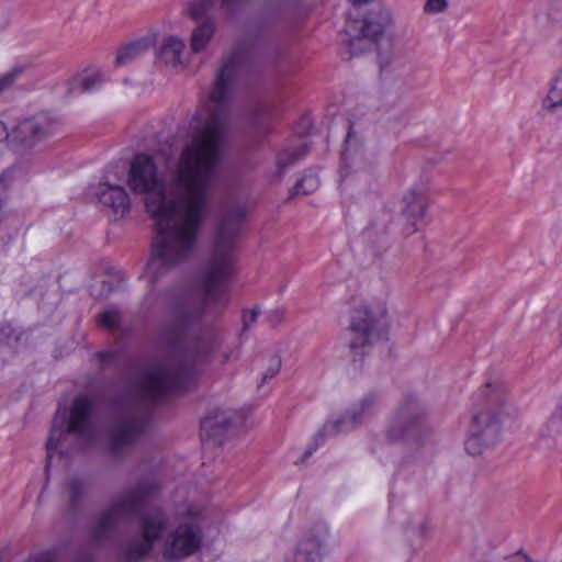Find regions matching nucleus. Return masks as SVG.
I'll list each match as a JSON object with an SVG mask.
<instances>
[{
  "label": "nucleus",
  "mask_w": 562,
  "mask_h": 562,
  "mask_svg": "<svg viewBox=\"0 0 562 562\" xmlns=\"http://www.w3.org/2000/svg\"><path fill=\"white\" fill-rule=\"evenodd\" d=\"M280 368H281V358L279 356L271 357L270 364L267 368V370L263 372L262 378H261V383L258 385V387L260 389L263 383H266L269 380H271L272 378H274L278 374V372L280 371Z\"/></svg>",
  "instance_id": "30"
},
{
  "label": "nucleus",
  "mask_w": 562,
  "mask_h": 562,
  "mask_svg": "<svg viewBox=\"0 0 562 562\" xmlns=\"http://www.w3.org/2000/svg\"><path fill=\"white\" fill-rule=\"evenodd\" d=\"M167 524L168 517L160 510L153 517L144 518L142 522V540L154 546V542L160 538Z\"/></svg>",
  "instance_id": "16"
},
{
  "label": "nucleus",
  "mask_w": 562,
  "mask_h": 562,
  "mask_svg": "<svg viewBox=\"0 0 562 562\" xmlns=\"http://www.w3.org/2000/svg\"><path fill=\"white\" fill-rule=\"evenodd\" d=\"M94 402L86 395H78L74 398L69 409L64 413H57L47 439V463L45 467L48 473L50 460L55 453L61 457L68 456V451L64 448L69 436L90 443L95 436L94 426Z\"/></svg>",
  "instance_id": "4"
},
{
  "label": "nucleus",
  "mask_w": 562,
  "mask_h": 562,
  "mask_svg": "<svg viewBox=\"0 0 562 562\" xmlns=\"http://www.w3.org/2000/svg\"><path fill=\"white\" fill-rule=\"evenodd\" d=\"M74 562H94V558L90 552H81L76 557Z\"/></svg>",
  "instance_id": "36"
},
{
  "label": "nucleus",
  "mask_w": 562,
  "mask_h": 562,
  "mask_svg": "<svg viewBox=\"0 0 562 562\" xmlns=\"http://www.w3.org/2000/svg\"><path fill=\"white\" fill-rule=\"evenodd\" d=\"M355 5L371 2L372 0H351Z\"/></svg>",
  "instance_id": "37"
},
{
  "label": "nucleus",
  "mask_w": 562,
  "mask_h": 562,
  "mask_svg": "<svg viewBox=\"0 0 562 562\" xmlns=\"http://www.w3.org/2000/svg\"><path fill=\"white\" fill-rule=\"evenodd\" d=\"M150 41L147 38H138L131 42L119 49L115 58L116 66H123L142 55L148 49Z\"/></svg>",
  "instance_id": "19"
},
{
  "label": "nucleus",
  "mask_w": 562,
  "mask_h": 562,
  "mask_svg": "<svg viewBox=\"0 0 562 562\" xmlns=\"http://www.w3.org/2000/svg\"><path fill=\"white\" fill-rule=\"evenodd\" d=\"M301 124H304L306 126V128H308L310 127V120H308V117H306V116L302 117Z\"/></svg>",
  "instance_id": "38"
},
{
  "label": "nucleus",
  "mask_w": 562,
  "mask_h": 562,
  "mask_svg": "<svg viewBox=\"0 0 562 562\" xmlns=\"http://www.w3.org/2000/svg\"><path fill=\"white\" fill-rule=\"evenodd\" d=\"M183 49L184 43L180 38L176 36H169L161 44L157 53V58L159 61L166 65L176 66L181 63L180 57Z\"/></svg>",
  "instance_id": "17"
},
{
  "label": "nucleus",
  "mask_w": 562,
  "mask_h": 562,
  "mask_svg": "<svg viewBox=\"0 0 562 562\" xmlns=\"http://www.w3.org/2000/svg\"><path fill=\"white\" fill-rule=\"evenodd\" d=\"M391 23V14L387 10H380L376 18L366 16L359 33L350 38L351 46L356 40H369L378 45V60L381 70H384L392 63L391 50H383L380 40L383 37L385 27Z\"/></svg>",
  "instance_id": "12"
},
{
  "label": "nucleus",
  "mask_w": 562,
  "mask_h": 562,
  "mask_svg": "<svg viewBox=\"0 0 562 562\" xmlns=\"http://www.w3.org/2000/svg\"><path fill=\"white\" fill-rule=\"evenodd\" d=\"M328 527L316 524L297 542L294 551V562H321L326 549Z\"/></svg>",
  "instance_id": "13"
},
{
  "label": "nucleus",
  "mask_w": 562,
  "mask_h": 562,
  "mask_svg": "<svg viewBox=\"0 0 562 562\" xmlns=\"http://www.w3.org/2000/svg\"><path fill=\"white\" fill-rule=\"evenodd\" d=\"M447 7V0H427L425 4V11L429 13H439L446 10Z\"/></svg>",
  "instance_id": "32"
},
{
  "label": "nucleus",
  "mask_w": 562,
  "mask_h": 562,
  "mask_svg": "<svg viewBox=\"0 0 562 562\" xmlns=\"http://www.w3.org/2000/svg\"><path fill=\"white\" fill-rule=\"evenodd\" d=\"M542 106L549 111H554L562 106V70L554 78L550 90L542 102Z\"/></svg>",
  "instance_id": "23"
},
{
  "label": "nucleus",
  "mask_w": 562,
  "mask_h": 562,
  "mask_svg": "<svg viewBox=\"0 0 562 562\" xmlns=\"http://www.w3.org/2000/svg\"><path fill=\"white\" fill-rule=\"evenodd\" d=\"M22 74V68H14L0 76V94L9 90Z\"/></svg>",
  "instance_id": "29"
},
{
  "label": "nucleus",
  "mask_w": 562,
  "mask_h": 562,
  "mask_svg": "<svg viewBox=\"0 0 562 562\" xmlns=\"http://www.w3.org/2000/svg\"><path fill=\"white\" fill-rule=\"evenodd\" d=\"M425 416L418 398L412 394L406 395L386 429V438L392 442L418 439L424 430Z\"/></svg>",
  "instance_id": "9"
},
{
  "label": "nucleus",
  "mask_w": 562,
  "mask_h": 562,
  "mask_svg": "<svg viewBox=\"0 0 562 562\" xmlns=\"http://www.w3.org/2000/svg\"><path fill=\"white\" fill-rule=\"evenodd\" d=\"M120 357H121V351L117 349L99 351L97 353V358L99 359L102 369H105V368L117 369L120 367Z\"/></svg>",
  "instance_id": "27"
},
{
  "label": "nucleus",
  "mask_w": 562,
  "mask_h": 562,
  "mask_svg": "<svg viewBox=\"0 0 562 562\" xmlns=\"http://www.w3.org/2000/svg\"><path fill=\"white\" fill-rule=\"evenodd\" d=\"M357 143H358V139L352 130V124H349L348 132H347L346 139H345L346 147L341 155V159H342L346 168L350 167V165H349L350 151H351V149L356 150Z\"/></svg>",
  "instance_id": "28"
},
{
  "label": "nucleus",
  "mask_w": 562,
  "mask_h": 562,
  "mask_svg": "<svg viewBox=\"0 0 562 562\" xmlns=\"http://www.w3.org/2000/svg\"><path fill=\"white\" fill-rule=\"evenodd\" d=\"M229 357H231V353L225 352V353L223 355V362L228 361Z\"/></svg>",
  "instance_id": "39"
},
{
  "label": "nucleus",
  "mask_w": 562,
  "mask_h": 562,
  "mask_svg": "<svg viewBox=\"0 0 562 562\" xmlns=\"http://www.w3.org/2000/svg\"><path fill=\"white\" fill-rule=\"evenodd\" d=\"M349 329L352 334L350 351L353 357L361 358L375 341L387 338L386 313L383 310L373 311L367 306L357 307L351 313Z\"/></svg>",
  "instance_id": "6"
},
{
  "label": "nucleus",
  "mask_w": 562,
  "mask_h": 562,
  "mask_svg": "<svg viewBox=\"0 0 562 562\" xmlns=\"http://www.w3.org/2000/svg\"><path fill=\"white\" fill-rule=\"evenodd\" d=\"M548 16L553 22L562 23V0H551Z\"/></svg>",
  "instance_id": "31"
},
{
  "label": "nucleus",
  "mask_w": 562,
  "mask_h": 562,
  "mask_svg": "<svg viewBox=\"0 0 562 562\" xmlns=\"http://www.w3.org/2000/svg\"><path fill=\"white\" fill-rule=\"evenodd\" d=\"M310 149L306 143H301L295 148L284 149L278 154L277 157V172L278 179H281L285 170L294 165L299 159L304 157Z\"/></svg>",
  "instance_id": "18"
},
{
  "label": "nucleus",
  "mask_w": 562,
  "mask_h": 562,
  "mask_svg": "<svg viewBox=\"0 0 562 562\" xmlns=\"http://www.w3.org/2000/svg\"><path fill=\"white\" fill-rule=\"evenodd\" d=\"M402 203V233L404 236L408 237L420 228V223L428 209V199L425 194V188L423 186H414L403 195Z\"/></svg>",
  "instance_id": "11"
},
{
  "label": "nucleus",
  "mask_w": 562,
  "mask_h": 562,
  "mask_svg": "<svg viewBox=\"0 0 562 562\" xmlns=\"http://www.w3.org/2000/svg\"><path fill=\"white\" fill-rule=\"evenodd\" d=\"M258 315H259V311L257 308H252L250 311L244 310L243 311V329L247 330L250 327V325L257 321Z\"/></svg>",
  "instance_id": "33"
},
{
  "label": "nucleus",
  "mask_w": 562,
  "mask_h": 562,
  "mask_svg": "<svg viewBox=\"0 0 562 562\" xmlns=\"http://www.w3.org/2000/svg\"><path fill=\"white\" fill-rule=\"evenodd\" d=\"M213 0H193L189 8V14L194 20H203L213 8Z\"/></svg>",
  "instance_id": "25"
},
{
  "label": "nucleus",
  "mask_w": 562,
  "mask_h": 562,
  "mask_svg": "<svg viewBox=\"0 0 562 562\" xmlns=\"http://www.w3.org/2000/svg\"><path fill=\"white\" fill-rule=\"evenodd\" d=\"M57 127L58 121L55 117L47 112H40L20 121L11 132L0 122V140L5 138L16 149L30 150L53 135Z\"/></svg>",
  "instance_id": "7"
},
{
  "label": "nucleus",
  "mask_w": 562,
  "mask_h": 562,
  "mask_svg": "<svg viewBox=\"0 0 562 562\" xmlns=\"http://www.w3.org/2000/svg\"><path fill=\"white\" fill-rule=\"evenodd\" d=\"M319 186L318 178L313 173H305L290 192V199L297 194L307 195L314 192Z\"/></svg>",
  "instance_id": "24"
},
{
  "label": "nucleus",
  "mask_w": 562,
  "mask_h": 562,
  "mask_svg": "<svg viewBox=\"0 0 562 562\" xmlns=\"http://www.w3.org/2000/svg\"><path fill=\"white\" fill-rule=\"evenodd\" d=\"M95 194L104 207L111 209L120 217L125 216L131 210V199L121 186L100 183Z\"/></svg>",
  "instance_id": "14"
},
{
  "label": "nucleus",
  "mask_w": 562,
  "mask_h": 562,
  "mask_svg": "<svg viewBox=\"0 0 562 562\" xmlns=\"http://www.w3.org/2000/svg\"><path fill=\"white\" fill-rule=\"evenodd\" d=\"M243 227H215L212 249L201 272V301H177L160 333L167 359L145 372L138 387L124 390L110 400L115 415L105 428L103 449L113 460H122L139 440L149 408L169 394L188 390L195 379L196 361L220 347L218 336L204 326L203 317L207 312L221 313L228 305Z\"/></svg>",
  "instance_id": "2"
},
{
  "label": "nucleus",
  "mask_w": 562,
  "mask_h": 562,
  "mask_svg": "<svg viewBox=\"0 0 562 562\" xmlns=\"http://www.w3.org/2000/svg\"><path fill=\"white\" fill-rule=\"evenodd\" d=\"M482 397V408L474 413L464 442L465 450L471 456H480L494 446L501 438L502 423L497 407L503 404V392L499 385L487 382L479 394Z\"/></svg>",
  "instance_id": "5"
},
{
  "label": "nucleus",
  "mask_w": 562,
  "mask_h": 562,
  "mask_svg": "<svg viewBox=\"0 0 562 562\" xmlns=\"http://www.w3.org/2000/svg\"><path fill=\"white\" fill-rule=\"evenodd\" d=\"M214 34V24L210 20L203 21L198 25L191 35V48L194 53H199L205 48Z\"/></svg>",
  "instance_id": "21"
},
{
  "label": "nucleus",
  "mask_w": 562,
  "mask_h": 562,
  "mask_svg": "<svg viewBox=\"0 0 562 562\" xmlns=\"http://www.w3.org/2000/svg\"><path fill=\"white\" fill-rule=\"evenodd\" d=\"M281 57L279 41L265 36L238 40L224 57L209 97L207 116L194 125L190 142L169 168L168 187L173 199L167 196L153 156L139 153L132 159L127 184L135 193L146 194L145 207L155 220L157 232L146 266L151 282L194 252L209 191L225 153L234 82L263 77L279 65Z\"/></svg>",
  "instance_id": "1"
},
{
  "label": "nucleus",
  "mask_w": 562,
  "mask_h": 562,
  "mask_svg": "<svg viewBox=\"0 0 562 562\" xmlns=\"http://www.w3.org/2000/svg\"><path fill=\"white\" fill-rule=\"evenodd\" d=\"M65 491L68 497V506L76 510L87 493V481L80 476H71L65 483Z\"/></svg>",
  "instance_id": "20"
},
{
  "label": "nucleus",
  "mask_w": 562,
  "mask_h": 562,
  "mask_svg": "<svg viewBox=\"0 0 562 562\" xmlns=\"http://www.w3.org/2000/svg\"><path fill=\"white\" fill-rule=\"evenodd\" d=\"M121 314L116 307H110L102 312L99 317V324L108 329H114L120 325Z\"/></svg>",
  "instance_id": "26"
},
{
  "label": "nucleus",
  "mask_w": 562,
  "mask_h": 562,
  "mask_svg": "<svg viewBox=\"0 0 562 562\" xmlns=\"http://www.w3.org/2000/svg\"><path fill=\"white\" fill-rule=\"evenodd\" d=\"M379 402V395L375 392L364 394L358 402L352 404L346 413L334 422H328L315 435V443L306 449L301 458V462L308 459L318 447V441L325 436H334L340 432H347L359 425L375 413Z\"/></svg>",
  "instance_id": "8"
},
{
  "label": "nucleus",
  "mask_w": 562,
  "mask_h": 562,
  "mask_svg": "<svg viewBox=\"0 0 562 562\" xmlns=\"http://www.w3.org/2000/svg\"><path fill=\"white\" fill-rule=\"evenodd\" d=\"M202 531L198 522L180 524L166 539L164 557L169 561L183 560L200 550Z\"/></svg>",
  "instance_id": "10"
},
{
  "label": "nucleus",
  "mask_w": 562,
  "mask_h": 562,
  "mask_svg": "<svg viewBox=\"0 0 562 562\" xmlns=\"http://www.w3.org/2000/svg\"><path fill=\"white\" fill-rule=\"evenodd\" d=\"M231 425L232 418L226 412L220 409L214 411L213 414L201 420V440L212 442L213 445H222Z\"/></svg>",
  "instance_id": "15"
},
{
  "label": "nucleus",
  "mask_w": 562,
  "mask_h": 562,
  "mask_svg": "<svg viewBox=\"0 0 562 562\" xmlns=\"http://www.w3.org/2000/svg\"><path fill=\"white\" fill-rule=\"evenodd\" d=\"M245 2L246 0H221V9L226 13H232L239 9Z\"/></svg>",
  "instance_id": "34"
},
{
  "label": "nucleus",
  "mask_w": 562,
  "mask_h": 562,
  "mask_svg": "<svg viewBox=\"0 0 562 562\" xmlns=\"http://www.w3.org/2000/svg\"><path fill=\"white\" fill-rule=\"evenodd\" d=\"M105 81V77L100 71L88 74L75 78L71 82V90H79L81 93L91 92L99 89Z\"/></svg>",
  "instance_id": "22"
},
{
  "label": "nucleus",
  "mask_w": 562,
  "mask_h": 562,
  "mask_svg": "<svg viewBox=\"0 0 562 562\" xmlns=\"http://www.w3.org/2000/svg\"><path fill=\"white\" fill-rule=\"evenodd\" d=\"M159 488L158 483L144 479L126 493L115 497L92 517L87 528L90 542L95 547H103L112 541L116 537L120 524L140 516L148 498Z\"/></svg>",
  "instance_id": "3"
},
{
  "label": "nucleus",
  "mask_w": 562,
  "mask_h": 562,
  "mask_svg": "<svg viewBox=\"0 0 562 562\" xmlns=\"http://www.w3.org/2000/svg\"><path fill=\"white\" fill-rule=\"evenodd\" d=\"M10 171L5 170L0 175V209L2 207L3 196L9 188Z\"/></svg>",
  "instance_id": "35"
}]
</instances>
